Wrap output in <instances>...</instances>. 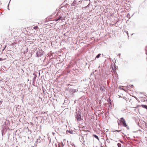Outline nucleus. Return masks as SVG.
Instances as JSON below:
<instances>
[{
  "label": "nucleus",
  "instance_id": "1",
  "mask_svg": "<svg viewBox=\"0 0 147 147\" xmlns=\"http://www.w3.org/2000/svg\"><path fill=\"white\" fill-rule=\"evenodd\" d=\"M120 119L121 125L124 127H126L127 126V125L125 123V119L123 118L122 117Z\"/></svg>",
  "mask_w": 147,
  "mask_h": 147
},
{
  "label": "nucleus",
  "instance_id": "2",
  "mask_svg": "<svg viewBox=\"0 0 147 147\" xmlns=\"http://www.w3.org/2000/svg\"><path fill=\"white\" fill-rule=\"evenodd\" d=\"M44 52L42 50H40L38 52L36 53V55L38 57H40L42 55H44Z\"/></svg>",
  "mask_w": 147,
  "mask_h": 147
},
{
  "label": "nucleus",
  "instance_id": "3",
  "mask_svg": "<svg viewBox=\"0 0 147 147\" xmlns=\"http://www.w3.org/2000/svg\"><path fill=\"white\" fill-rule=\"evenodd\" d=\"M111 67L112 70L114 72H115L116 70L118 69V67L115 66V64L112 65Z\"/></svg>",
  "mask_w": 147,
  "mask_h": 147
},
{
  "label": "nucleus",
  "instance_id": "4",
  "mask_svg": "<svg viewBox=\"0 0 147 147\" xmlns=\"http://www.w3.org/2000/svg\"><path fill=\"white\" fill-rule=\"evenodd\" d=\"M65 20V18L61 16H59L57 19H56L55 21L56 22L58 20Z\"/></svg>",
  "mask_w": 147,
  "mask_h": 147
},
{
  "label": "nucleus",
  "instance_id": "5",
  "mask_svg": "<svg viewBox=\"0 0 147 147\" xmlns=\"http://www.w3.org/2000/svg\"><path fill=\"white\" fill-rule=\"evenodd\" d=\"M76 118L78 121H80L81 120V115L80 114L78 115H77Z\"/></svg>",
  "mask_w": 147,
  "mask_h": 147
},
{
  "label": "nucleus",
  "instance_id": "6",
  "mask_svg": "<svg viewBox=\"0 0 147 147\" xmlns=\"http://www.w3.org/2000/svg\"><path fill=\"white\" fill-rule=\"evenodd\" d=\"M70 91L71 92L74 93L75 92H76V90L75 89H71L70 90Z\"/></svg>",
  "mask_w": 147,
  "mask_h": 147
},
{
  "label": "nucleus",
  "instance_id": "7",
  "mask_svg": "<svg viewBox=\"0 0 147 147\" xmlns=\"http://www.w3.org/2000/svg\"><path fill=\"white\" fill-rule=\"evenodd\" d=\"M100 90L102 92L105 91V88L104 86H101L100 87Z\"/></svg>",
  "mask_w": 147,
  "mask_h": 147
},
{
  "label": "nucleus",
  "instance_id": "8",
  "mask_svg": "<svg viewBox=\"0 0 147 147\" xmlns=\"http://www.w3.org/2000/svg\"><path fill=\"white\" fill-rule=\"evenodd\" d=\"M140 107H142L143 108H145L147 109V106L144 105H142L141 106H140Z\"/></svg>",
  "mask_w": 147,
  "mask_h": 147
},
{
  "label": "nucleus",
  "instance_id": "9",
  "mask_svg": "<svg viewBox=\"0 0 147 147\" xmlns=\"http://www.w3.org/2000/svg\"><path fill=\"white\" fill-rule=\"evenodd\" d=\"M93 136L95 138H96L98 140H99V139L98 138V137L97 136H96V135L95 134H94V135H93Z\"/></svg>",
  "mask_w": 147,
  "mask_h": 147
},
{
  "label": "nucleus",
  "instance_id": "10",
  "mask_svg": "<svg viewBox=\"0 0 147 147\" xmlns=\"http://www.w3.org/2000/svg\"><path fill=\"white\" fill-rule=\"evenodd\" d=\"M119 88L121 90H125L123 89V86H119Z\"/></svg>",
  "mask_w": 147,
  "mask_h": 147
},
{
  "label": "nucleus",
  "instance_id": "11",
  "mask_svg": "<svg viewBox=\"0 0 147 147\" xmlns=\"http://www.w3.org/2000/svg\"><path fill=\"white\" fill-rule=\"evenodd\" d=\"M33 28L35 30H37L38 29V28L37 26H36Z\"/></svg>",
  "mask_w": 147,
  "mask_h": 147
},
{
  "label": "nucleus",
  "instance_id": "12",
  "mask_svg": "<svg viewBox=\"0 0 147 147\" xmlns=\"http://www.w3.org/2000/svg\"><path fill=\"white\" fill-rule=\"evenodd\" d=\"M101 55V54H98L96 56V58H98Z\"/></svg>",
  "mask_w": 147,
  "mask_h": 147
},
{
  "label": "nucleus",
  "instance_id": "13",
  "mask_svg": "<svg viewBox=\"0 0 147 147\" xmlns=\"http://www.w3.org/2000/svg\"><path fill=\"white\" fill-rule=\"evenodd\" d=\"M117 145L119 147H121V145L120 143H118L117 144Z\"/></svg>",
  "mask_w": 147,
  "mask_h": 147
},
{
  "label": "nucleus",
  "instance_id": "14",
  "mask_svg": "<svg viewBox=\"0 0 147 147\" xmlns=\"http://www.w3.org/2000/svg\"><path fill=\"white\" fill-rule=\"evenodd\" d=\"M4 60V59L0 58V61H2Z\"/></svg>",
  "mask_w": 147,
  "mask_h": 147
},
{
  "label": "nucleus",
  "instance_id": "15",
  "mask_svg": "<svg viewBox=\"0 0 147 147\" xmlns=\"http://www.w3.org/2000/svg\"><path fill=\"white\" fill-rule=\"evenodd\" d=\"M3 101H0V105L2 103Z\"/></svg>",
  "mask_w": 147,
  "mask_h": 147
},
{
  "label": "nucleus",
  "instance_id": "16",
  "mask_svg": "<svg viewBox=\"0 0 147 147\" xmlns=\"http://www.w3.org/2000/svg\"><path fill=\"white\" fill-rule=\"evenodd\" d=\"M61 145L62 146H63V143H62Z\"/></svg>",
  "mask_w": 147,
  "mask_h": 147
},
{
  "label": "nucleus",
  "instance_id": "17",
  "mask_svg": "<svg viewBox=\"0 0 147 147\" xmlns=\"http://www.w3.org/2000/svg\"><path fill=\"white\" fill-rule=\"evenodd\" d=\"M68 86H69V85H70V86H72L71 85H70V84H68Z\"/></svg>",
  "mask_w": 147,
  "mask_h": 147
}]
</instances>
